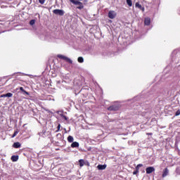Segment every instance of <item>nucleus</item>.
Here are the masks:
<instances>
[{"instance_id": "nucleus-1", "label": "nucleus", "mask_w": 180, "mask_h": 180, "mask_svg": "<svg viewBox=\"0 0 180 180\" xmlns=\"http://www.w3.org/2000/svg\"><path fill=\"white\" fill-rule=\"evenodd\" d=\"M71 3H72L75 5H79V6L77 7V9H83L84 6L83 4L79 1H75V0H70Z\"/></svg>"}, {"instance_id": "nucleus-2", "label": "nucleus", "mask_w": 180, "mask_h": 180, "mask_svg": "<svg viewBox=\"0 0 180 180\" xmlns=\"http://www.w3.org/2000/svg\"><path fill=\"white\" fill-rule=\"evenodd\" d=\"M58 58L62 59L69 64H72V60H71L69 58L64 56L63 55H57Z\"/></svg>"}, {"instance_id": "nucleus-3", "label": "nucleus", "mask_w": 180, "mask_h": 180, "mask_svg": "<svg viewBox=\"0 0 180 180\" xmlns=\"http://www.w3.org/2000/svg\"><path fill=\"white\" fill-rule=\"evenodd\" d=\"M108 111H118L119 110V105H110L108 108Z\"/></svg>"}, {"instance_id": "nucleus-4", "label": "nucleus", "mask_w": 180, "mask_h": 180, "mask_svg": "<svg viewBox=\"0 0 180 180\" xmlns=\"http://www.w3.org/2000/svg\"><path fill=\"white\" fill-rule=\"evenodd\" d=\"M53 14L63 16L64 15L63 10L56 9L53 11Z\"/></svg>"}, {"instance_id": "nucleus-5", "label": "nucleus", "mask_w": 180, "mask_h": 180, "mask_svg": "<svg viewBox=\"0 0 180 180\" xmlns=\"http://www.w3.org/2000/svg\"><path fill=\"white\" fill-rule=\"evenodd\" d=\"M155 171V169L153 167H149L146 168V173L148 174H152Z\"/></svg>"}, {"instance_id": "nucleus-6", "label": "nucleus", "mask_w": 180, "mask_h": 180, "mask_svg": "<svg viewBox=\"0 0 180 180\" xmlns=\"http://www.w3.org/2000/svg\"><path fill=\"white\" fill-rule=\"evenodd\" d=\"M70 147L72 148H77L79 147V142L75 141L71 143Z\"/></svg>"}, {"instance_id": "nucleus-7", "label": "nucleus", "mask_w": 180, "mask_h": 180, "mask_svg": "<svg viewBox=\"0 0 180 180\" xmlns=\"http://www.w3.org/2000/svg\"><path fill=\"white\" fill-rule=\"evenodd\" d=\"M115 17H116V15L115 14V11L108 12V18L114 19Z\"/></svg>"}, {"instance_id": "nucleus-8", "label": "nucleus", "mask_w": 180, "mask_h": 180, "mask_svg": "<svg viewBox=\"0 0 180 180\" xmlns=\"http://www.w3.org/2000/svg\"><path fill=\"white\" fill-rule=\"evenodd\" d=\"M11 160L13 162H18L19 160V155H12Z\"/></svg>"}, {"instance_id": "nucleus-9", "label": "nucleus", "mask_w": 180, "mask_h": 180, "mask_svg": "<svg viewBox=\"0 0 180 180\" xmlns=\"http://www.w3.org/2000/svg\"><path fill=\"white\" fill-rule=\"evenodd\" d=\"M135 8H139V9H141L143 11L145 10L144 7H142V5H141L139 2L135 3Z\"/></svg>"}, {"instance_id": "nucleus-10", "label": "nucleus", "mask_w": 180, "mask_h": 180, "mask_svg": "<svg viewBox=\"0 0 180 180\" xmlns=\"http://www.w3.org/2000/svg\"><path fill=\"white\" fill-rule=\"evenodd\" d=\"M11 97H13L12 93H8L6 94L1 95V98H11Z\"/></svg>"}, {"instance_id": "nucleus-11", "label": "nucleus", "mask_w": 180, "mask_h": 180, "mask_svg": "<svg viewBox=\"0 0 180 180\" xmlns=\"http://www.w3.org/2000/svg\"><path fill=\"white\" fill-rule=\"evenodd\" d=\"M97 168L99 170H104L107 168V165H98V166H97Z\"/></svg>"}, {"instance_id": "nucleus-12", "label": "nucleus", "mask_w": 180, "mask_h": 180, "mask_svg": "<svg viewBox=\"0 0 180 180\" xmlns=\"http://www.w3.org/2000/svg\"><path fill=\"white\" fill-rule=\"evenodd\" d=\"M169 174V169L167 168H165L163 169V173H162V177L165 178Z\"/></svg>"}, {"instance_id": "nucleus-13", "label": "nucleus", "mask_w": 180, "mask_h": 180, "mask_svg": "<svg viewBox=\"0 0 180 180\" xmlns=\"http://www.w3.org/2000/svg\"><path fill=\"white\" fill-rule=\"evenodd\" d=\"M21 146L20 142H14L13 145H12V147L15 148H20Z\"/></svg>"}, {"instance_id": "nucleus-14", "label": "nucleus", "mask_w": 180, "mask_h": 180, "mask_svg": "<svg viewBox=\"0 0 180 180\" xmlns=\"http://www.w3.org/2000/svg\"><path fill=\"white\" fill-rule=\"evenodd\" d=\"M67 141H68V143H73L74 142V137L69 136L68 137H67Z\"/></svg>"}, {"instance_id": "nucleus-15", "label": "nucleus", "mask_w": 180, "mask_h": 180, "mask_svg": "<svg viewBox=\"0 0 180 180\" xmlns=\"http://www.w3.org/2000/svg\"><path fill=\"white\" fill-rule=\"evenodd\" d=\"M79 163L80 167H84V165H85V161L83 159H80L79 160Z\"/></svg>"}, {"instance_id": "nucleus-16", "label": "nucleus", "mask_w": 180, "mask_h": 180, "mask_svg": "<svg viewBox=\"0 0 180 180\" xmlns=\"http://www.w3.org/2000/svg\"><path fill=\"white\" fill-rule=\"evenodd\" d=\"M145 25L146 26H149L150 23V18H145V21H144Z\"/></svg>"}, {"instance_id": "nucleus-17", "label": "nucleus", "mask_w": 180, "mask_h": 180, "mask_svg": "<svg viewBox=\"0 0 180 180\" xmlns=\"http://www.w3.org/2000/svg\"><path fill=\"white\" fill-rule=\"evenodd\" d=\"M20 91L24 93V95L25 94L28 95V96L30 95L29 92L26 91V90H25L23 87H20Z\"/></svg>"}, {"instance_id": "nucleus-18", "label": "nucleus", "mask_w": 180, "mask_h": 180, "mask_svg": "<svg viewBox=\"0 0 180 180\" xmlns=\"http://www.w3.org/2000/svg\"><path fill=\"white\" fill-rule=\"evenodd\" d=\"M143 167L142 164H139L136 165V167H135V171H139L140 168Z\"/></svg>"}, {"instance_id": "nucleus-19", "label": "nucleus", "mask_w": 180, "mask_h": 180, "mask_svg": "<svg viewBox=\"0 0 180 180\" xmlns=\"http://www.w3.org/2000/svg\"><path fill=\"white\" fill-rule=\"evenodd\" d=\"M126 3L127 4L128 6H129V7L132 6V1H131V0H126Z\"/></svg>"}, {"instance_id": "nucleus-20", "label": "nucleus", "mask_w": 180, "mask_h": 180, "mask_svg": "<svg viewBox=\"0 0 180 180\" xmlns=\"http://www.w3.org/2000/svg\"><path fill=\"white\" fill-rule=\"evenodd\" d=\"M77 62H79V63H84V58L82 57H79L77 58Z\"/></svg>"}, {"instance_id": "nucleus-21", "label": "nucleus", "mask_w": 180, "mask_h": 180, "mask_svg": "<svg viewBox=\"0 0 180 180\" xmlns=\"http://www.w3.org/2000/svg\"><path fill=\"white\" fill-rule=\"evenodd\" d=\"M18 134H19V131H14L13 134H12L11 138H15V136H17Z\"/></svg>"}, {"instance_id": "nucleus-22", "label": "nucleus", "mask_w": 180, "mask_h": 180, "mask_svg": "<svg viewBox=\"0 0 180 180\" xmlns=\"http://www.w3.org/2000/svg\"><path fill=\"white\" fill-rule=\"evenodd\" d=\"M34 24H35V20H30V25L32 26Z\"/></svg>"}, {"instance_id": "nucleus-23", "label": "nucleus", "mask_w": 180, "mask_h": 180, "mask_svg": "<svg viewBox=\"0 0 180 180\" xmlns=\"http://www.w3.org/2000/svg\"><path fill=\"white\" fill-rule=\"evenodd\" d=\"M39 4L43 5L44 4V2L46 1V0H38Z\"/></svg>"}, {"instance_id": "nucleus-24", "label": "nucleus", "mask_w": 180, "mask_h": 180, "mask_svg": "<svg viewBox=\"0 0 180 180\" xmlns=\"http://www.w3.org/2000/svg\"><path fill=\"white\" fill-rule=\"evenodd\" d=\"M175 115L176 116H179L180 115V110H176Z\"/></svg>"}, {"instance_id": "nucleus-25", "label": "nucleus", "mask_w": 180, "mask_h": 180, "mask_svg": "<svg viewBox=\"0 0 180 180\" xmlns=\"http://www.w3.org/2000/svg\"><path fill=\"white\" fill-rule=\"evenodd\" d=\"M62 118H63L65 120L68 121V117H66L65 115H61Z\"/></svg>"}, {"instance_id": "nucleus-26", "label": "nucleus", "mask_w": 180, "mask_h": 180, "mask_svg": "<svg viewBox=\"0 0 180 180\" xmlns=\"http://www.w3.org/2000/svg\"><path fill=\"white\" fill-rule=\"evenodd\" d=\"M61 127V125L60 124H58V127H57V131H56V132H58L60 131V128Z\"/></svg>"}, {"instance_id": "nucleus-27", "label": "nucleus", "mask_w": 180, "mask_h": 180, "mask_svg": "<svg viewBox=\"0 0 180 180\" xmlns=\"http://www.w3.org/2000/svg\"><path fill=\"white\" fill-rule=\"evenodd\" d=\"M139 174V171L138 170H135V171H134V172H133V174L134 175H137Z\"/></svg>"}, {"instance_id": "nucleus-28", "label": "nucleus", "mask_w": 180, "mask_h": 180, "mask_svg": "<svg viewBox=\"0 0 180 180\" xmlns=\"http://www.w3.org/2000/svg\"><path fill=\"white\" fill-rule=\"evenodd\" d=\"M147 135L151 136V135H152V133H148Z\"/></svg>"}, {"instance_id": "nucleus-29", "label": "nucleus", "mask_w": 180, "mask_h": 180, "mask_svg": "<svg viewBox=\"0 0 180 180\" xmlns=\"http://www.w3.org/2000/svg\"><path fill=\"white\" fill-rule=\"evenodd\" d=\"M61 136V134H57V136Z\"/></svg>"}]
</instances>
